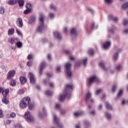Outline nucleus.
Segmentation results:
<instances>
[{
	"mask_svg": "<svg viewBox=\"0 0 128 128\" xmlns=\"http://www.w3.org/2000/svg\"><path fill=\"white\" fill-rule=\"evenodd\" d=\"M19 106L21 110H24V108H26V107L28 106V110H32V104L30 98L26 96L22 98L19 104Z\"/></svg>",
	"mask_w": 128,
	"mask_h": 128,
	"instance_id": "1",
	"label": "nucleus"
},
{
	"mask_svg": "<svg viewBox=\"0 0 128 128\" xmlns=\"http://www.w3.org/2000/svg\"><path fill=\"white\" fill-rule=\"evenodd\" d=\"M68 90H74V86L72 84H67L66 86V88L64 90V94H62L59 96V100L60 102H64L66 98H70V94L68 93Z\"/></svg>",
	"mask_w": 128,
	"mask_h": 128,
	"instance_id": "2",
	"label": "nucleus"
},
{
	"mask_svg": "<svg viewBox=\"0 0 128 128\" xmlns=\"http://www.w3.org/2000/svg\"><path fill=\"white\" fill-rule=\"evenodd\" d=\"M44 17H40V25L37 28V31L39 32H42V30L46 28V26H44Z\"/></svg>",
	"mask_w": 128,
	"mask_h": 128,
	"instance_id": "3",
	"label": "nucleus"
},
{
	"mask_svg": "<svg viewBox=\"0 0 128 128\" xmlns=\"http://www.w3.org/2000/svg\"><path fill=\"white\" fill-rule=\"evenodd\" d=\"M94 82H100V79H98V77H96V76L90 77L89 78L88 86H90L92 85V84H93Z\"/></svg>",
	"mask_w": 128,
	"mask_h": 128,
	"instance_id": "4",
	"label": "nucleus"
},
{
	"mask_svg": "<svg viewBox=\"0 0 128 128\" xmlns=\"http://www.w3.org/2000/svg\"><path fill=\"white\" fill-rule=\"evenodd\" d=\"M72 68V64L70 63H66V72L68 74V78H70L72 76V72L70 71V68Z\"/></svg>",
	"mask_w": 128,
	"mask_h": 128,
	"instance_id": "5",
	"label": "nucleus"
},
{
	"mask_svg": "<svg viewBox=\"0 0 128 128\" xmlns=\"http://www.w3.org/2000/svg\"><path fill=\"white\" fill-rule=\"evenodd\" d=\"M25 118L28 122H32V116L30 115V112L27 111L25 112L24 114Z\"/></svg>",
	"mask_w": 128,
	"mask_h": 128,
	"instance_id": "6",
	"label": "nucleus"
},
{
	"mask_svg": "<svg viewBox=\"0 0 128 128\" xmlns=\"http://www.w3.org/2000/svg\"><path fill=\"white\" fill-rule=\"evenodd\" d=\"M16 76V70H11L7 74V80H12Z\"/></svg>",
	"mask_w": 128,
	"mask_h": 128,
	"instance_id": "7",
	"label": "nucleus"
},
{
	"mask_svg": "<svg viewBox=\"0 0 128 128\" xmlns=\"http://www.w3.org/2000/svg\"><path fill=\"white\" fill-rule=\"evenodd\" d=\"M54 124H56V125H58V128H64V126L60 121H58V118H56V115H54Z\"/></svg>",
	"mask_w": 128,
	"mask_h": 128,
	"instance_id": "8",
	"label": "nucleus"
},
{
	"mask_svg": "<svg viewBox=\"0 0 128 128\" xmlns=\"http://www.w3.org/2000/svg\"><path fill=\"white\" fill-rule=\"evenodd\" d=\"M17 42H18V38L12 37L8 39V42L11 44H16Z\"/></svg>",
	"mask_w": 128,
	"mask_h": 128,
	"instance_id": "9",
	"label": "nucleus"
},
{
	"mask_svg": "<svg viewBox=\"0 0 128 128\" xmlns=\"http://www.w3.org/2000/svg\"><path fill=\"white\" fill-rule=\"evenodd\" d=\"M16 24L18 26V28H22V26H24V22H22V19L20 18H18V20L16 22Z\"/></svg>",
	"mask_w": 128,
	"mask_h": 128,
	"instance_id": "10",
	"label": "nucleus"
},
{
	"mask_svg": "<svg viewBox=\"0 0 128 128\" xmlns=\"http://www.w3.org/2000/svg\"><path fill=\"white\" fill-rule=\"evenodd\" d=\"M46 67V62H42L41 63L40 66V74H42V70L44 68Z\"/></svg>",
	"mask_w": 128,
	"mask_h": 128,
	"instance_id": "11",
	"label": "nucleus"
},
{
	"mask_svg": "<svg viewBox=\"0 0 128 128\" xmlns=\"http://www.w3.org/2000/svg\"><path fill=\"white\" fill-rule=\"evenodd\" d=\"M9 92H10V90L8 89H6L4 90H2V94L4 98H6Z\"/></svg>",
	"mask_w": 128,
	"mask_h": 128,
	"instance_id": "12",
	"label": "nucleus"
},
{
	"mask_svg": "<svg viewBox=\"0 0 128 128\" xmlns=\"http://www.w3.org/2000/svg\"><path fill=\"white\" fill-rule=\"evenodd\" d=\"M110 46V42H106L104 44H103V48L104 50H108Z\"/></svg>",
	"mask_w": 128,
	"mask_h": 128,
	"instance_id": "13",
	"label": "nucleus"
},
{
	"mask_svg": "<svg viewBox=\"0 0 128 128\" xmlns=\"http://www.w3.org/2000/svg\"><path fill=\"white\" fill-rule=\"evenodd\" d=\"M20 81L22 84H24L26 82V77L21 76L20 78Z\"/></svg>",
	"mask_w": 128,
	"mask_h": 128,
	"instance_id": "14",
	"label": "nucleus"
},
{
	"mask_svg": "<svg viewBox=\"0 0 128 128\" xmlns=\"http://www.w3.org/2000/svg\"><path fill=\"white\" fill-rule=\"evenodd\" d=\"M54 34L58 40H62V36L60 32H54Z\"/></svg>",
	"mask_w": 128,
	"mask_h": 128,
	"instance_id": "15",
	"label": "nucleus"
},
{
	"mask_svg": "<svg viewBox=\"0 0 128 128\" xmlns=\"http://www.w3.org/2000/svg\"><path fill=\"white\" fill-rule=\"evenodd\" d=\"M18 2V0H10L8 1V4L10 6H14V4H16Z\"/></svg>",
	"mask_w": 128,
	"mask_h": 128,
	"instance_id": "16",
	"label": "nucleus"
},
{
	"mask_svg": "<svg viewBox=\"0 0 128 128\" xmlns=\"http://www.w3.org/2000/svg\"><path fill=\"white\" fill-rule=\"evenodd\" d=\"M92 98V94L90 92H88L87 94H86V102H88L90 98Z\"/></svg>",
	"mask_w": 128,
	"mask_h": 128,
	"instance_id": "17",
	"label": "nucleus"
},
{
	"mask_svg": "<svg viewBox=\"0 0 128 128\" xmlns=\"http://www.w3.org/2000/svg\"><path fill=\"white\" fill-rule=\"evenodd\" d=\"M17 2H18L19 6L20 8H22L24 6V0H18Z\"/></svg>",
	"mask_w": 128,
	"mask_h": 128,
	"instance_id": "18",
	"label": "nucleus"
},
{
	"mask_svg": "<svg viewBox=\"0 0 128 128\" xmlns=\"http://www.w3.org/2000/svg\"><path fill=\"white\" fill-rule=\"evenodd\" d=\"M84 114V112H77L74 113V116H80Z\"/></svg>",
	"mask_w": 128,
	"mask_h": 128,
	"instance_id": "19",
	"label": "nucleus"
},
{
	"mask_svg": "<svg viewBox=\"0 0 128 128\" xmlns=\"http://www.w3.org/2000/svg\"><path fill=\"white\" fill-rule=\"evenodd\" d=\"M14 34V28H10L8 30V35L12 36Z\"/></svg>",
	"mask_w": 128,
	"mask_h": 128,
	"instance_id": "20",
	"label": "nucleus"
},
{
	"mask_svg": "<svg viewBox=\"0 0 128 128\" xmlns=\"http://www.w3.org/2000/svg\"><path fill=\"white\" fill-rule=\"evenodd\" d=\"M70 34L72 35L76 36L78 32H76V29L75 28H72L70 30Z\"/></svg>",
	"mask_w": 128,
	"mask_h": 128,
	"instance_id": "21",
	"label": "nucleus"
},
{
	"mask_svg": "<svg viewBox=\"0 0 128 128\" xmlns=\"http://www.w3.org/2000/svg\"><path fill=\"white\" fill-rule=\"evenodd\" d=\"M50 10H58V7L56 6V5L54 4H50Z\"/></svg>",
	"mask_w": 128,
	"mask_h": 128,
	"instance_id": "22",
	"label": "nucleus"
},
{
	"mask_svg": "<svg viewBox=\"0 0 128 128\" xmlns=\"http://www.w3.org/2000/svg\"><path fill=\"white\" fill-rule=\"evenodd\" d=\"M99 66H101L102 68L104 70H106V67L104 66V61L101 62L99 64Z\"/></svg>",
	"mask_w": 128,
	"mask_h": 128,
	"instance_id": "23",
	"label": "nucleus"
},
{
	"mask_svg": "<svg viewBox=\"0 0 128 128\" xmlns=\"http://www.w3.org/2000/svg\"><path fill=\"white\" fill-rule=\"evenodd\" d=\"M16 80L12 79L10 82V86H16Z\"/></svg>",
	"mask_w": 128,
	"mask_h": 128,
	"instance_id": "24",
	"label": "nucleus"
},
{
	"mask_svg": "<svg viewBox=\"0 0 128 128\" xmlns=\"http://www.w3.org/2000/svg\"><path fill=\"white\" fill-rule=\"evenodd\" d=\"M28 78L30 79V82H32V72H29L28 74Z\"/></svg>",
	"mask_w": 128,
	"mask_h": 128,
	"instance_id": "25",
	"label": "nucleus"
},
{
	"mask_svg": "<svg viewBox=\"0 0 128 128\" xmlns=\"http://www.w3.org/2000/svg\"><path fill=\"white\" fill-rule=\"evenodd\" d=\"M106 106L108 110H112V105L110 104L108 102H106Z\"/></svg>",
	"mask_w": 128,
	"mask_h": 128,
	"instance_id": "26",
	"label": "nucleus"
},
{
	"mask_svg": "<svg viewBox=\"0 0 128 128\" xmlns=\"http://www.w3.org/2000/svg\"><path fill=\"white\" fill-rule=\"evenodd\" d=\"M16 46L18 48H20L22 46V43L18 41L16 42Z\"/></svg>",
	"mask_w": 128,
	"mask_h": 128,
	"instance_id": "27",
	"label": "nucleus"
},
{
	"mask_svg": "<svg viewBox=\"0 0 128 128\" xmlns=\"http://www.w3.org/2000/svg\"><path fill=\"white\" fill-rule=\"evenodd\" d=\"M2 102H3V104H8L9 102L8 100V99H6V97H4L2 99Z\"/></svg>",
	"mask_w": 128,
	"mask_h": 128,
	"instance_id": "28",
	"label": "nucleus"
},
{
	"mask_svg": "<svg viewBox=\"0 0 128 128\" xmlns=\"http://www.w3.org/2000/svg\"><path fill=\"white\" fill-rule=\"evenodd\" d=\"M108 19L112 20H113L114 22H116L118 20V18H116V17L110 16L108 18Z\"/></svg>",
	"mask_w": 128,
	"mask_h": 128,
	"instance_id": "29",
	"label": "nucleus"
},
{
	"mask_svg": "<svg viewBox=\"0 0 128 128\" xmlns=\"http://www.w3.org/2000/svg\"><path fill=\"white\" fill-rule=\"evenodd\" d=\"M26 8L27 10H32V4H28V3H27L26 4Z\"/></svg>",
	"mask_w": 128,
	"mask_h": 128,
	"instance_id": "30",
	"label": "nucleus"
},
{
	"mask_svg": "<svg viewBox=\"0 0 128 128\" xmlns=\"http://www.w3.org/2000/svg\"><path fill=\"white\" fill-rule=\"evenodd\" d=\"M122 8H124V10H126V8H128V2H126L122 4Z\"/></svg>",
	"mask_w": 128,
	"mask_h": 128,
	"instance_id": "31",
	"label": "nucleus"
},
{
	"mask_svg": "<svg viewBox=\"0 0 128 128\" xmlns=\"http://www.w3.org/2000/svg\"><path fill=\"white\" fill-rule=\"evenodd\" d=\"M88 52L90 56H94V50L92 49H89Z\"/></svg>",
	"mask_w": 128,
	"mask_h": 128,
	"instance_id": "32",
	"label": "nucleus"
},
{
	"mask_svg": "<svg viewBox=\"0 0 128 128\" xmlns=\"http://www.w3.org/2000/svg\"><path fill=\"white\" fill-rule=\"evenodd\" d=\"M118 52H116V54H114V56H113V58H114V60H116L118 56Z\"/></svg>",
	"mask_w": 128,
	"mask_h": 128,
	"instance_id": "33",
	"label": "nucleus"
},
{
	"mask_svg": "<svg viewBox=\"0 0 128 128\" xmlns=\"http://www.w3.org/2000/svg\"><path fill=\"white\" fill-rule=\"evenodd\" d=\"M102 89H99V90H98L96 92V94H97V95H98L100 94H102Z\"/></svg>",
	"mask_w": 128,
	"mask_h": 128,
	"instance_id": "34",
	"label": "nucleus"
},
{
	"mask_svg": "<svg viewBox=\"0 0 128 128\" xmlns=\"http://www.w3.org/2000/svg\"><path fill=\"white\" fill-rule=\"evenodd\" d=\"M0 14H4V7H1L0 8Z\"/></svg>",
	"mask_w": 128,
	"mask_h": 128,
	"instance_id": "35",
	"label": "nucleus"
},
{
	"mask_svg": "<svg viewBox=\"0 0 128 128\" xmlns=\"http://www.w3.org/2000/svg\"><path fill=\"white\" fill-rule=\"evenodd\" d=\"M106 116L108 120H110V118H112V116H110V114L108 112L106 113Z\"/></svg>",
	"mask_w": 128,
	"mask_h": 128,
	"instance_id": "36",
	"label": "nucleus"
},
{
	"mask_svg": "<svg viewBox=\"0 0 128 128\" xmlns=\"http://www.w3.org/2000/svg\"><path fill=\"white\" fill-rule=\"evenodd\" d=\"M32 12V10H28V9H26L25 10L24 12V14H28V13Z\"/></svg>",
	"mask_w": 128,
	"mask_h": 128,
	"instance_id": "37",
	"label": "nucleus"
},
{
	"mask_svg": "<svg viewBox=\"0 0 128 128\" xmlns=\"http://www.w3.org/2000/svg\"><path fill=\"white\" fill-rule=\"evenodd\" d=\"M116 70H122V65L118 64L116 68Z\"/></svg>",
	"mask_w": 128,
	"mask_h": 128,
	"instance_id": "38",
	"label": "nucleus"
},
{
	"mask_svg": "<svg viewBox=\"0 0 128 128\" xmlns=\"http://www.w3.org/2000/svg\"><path fill=\"white\" fill-rule=\"evenodd\" d=\"M116 28H111L109 30L110 32H112V34H114V32H116Z\"/></svg>",
	"mask_w": 128,
	"mask_h": 128,
	"instance_id": "39",
	"label": "nucleus"
},
{
	"mask_svg": "<svg viewBox=\"0 0 128 128\" xmlns=\"http://www.w3.org/2000/svg\"><path fill=\"white\" fill-rule=\"evenodd\" d=\"M24 90H22V89L20 90H18V94H24Z\"/></svg>",
	"mask_w": 128,
	"mask_h": 128,
	"instance_id": "40",
	"label": "nucleus"
},
{
	"mask_svg": "<svg viewBox=\"0 0 128 128\" xmlns=\"http://www.w3.org/2000/svg\"><path fill=\"white\" fill-rule=\"evenodd\" d=\"M105 0V2L106 4H110L112 2V0Z\"/></svg>",
	"mask_w": 128,
	"mask_h": 128,
	"instance_id": "41",
	"label": "nucleus"
},
{
	"mask_svg": "<svg viewBox=\"0 0 128 128\" xmlns=\"http://www.w3.org/2000/svg\"><path fill=\"white\" fill-rule=\"evenodd\" d=\"M46 94L49 96H50L52 94V93L50 91L48 90L46 92Z\"/></svg>",
	"mask_w": 128,
	"mask_h": 128,
	"instance_id": "42",
	"label": "nucleus"
},
{
	"mask_svg": "<svg viewBox=\"0 0 128 128\" xmlns=\"http://www.w3.org/2000/svg\"><path fill=\"white\" fill-rule=\"evenodd\" d=\"M128 24V20H124V22H123V24L124 26H126V24Z\"/></svg>",
	"mask_w": 128,
	"mask_h": 128,
	"instance_id": "43",
	"label": "nucleus"
},
{
	"mask_svg": "<svg viewBox=\"0 0 128 128\" xmlns=\"http://www.w3.org/2000/svg\"><path fill=\"white\" fill-rule=\"evenodd\" d=\"M122 96V90H120L118 93V96L120 97Z\"/></svg>",
	"mask_w": 128,
	"mask_h": 128,
	"instance_id": "44",
	"label": "nucleus"
},
{
	"mask_svg": "<svg viewBox=\"0 0 128 128\" xmlns=\"http://www.w3.org/2000/svg\"><path fill=\"white\" fill-rule=\"evenodd\" d=\"M4 116V114H2V110L0 108V118H2Z\"/></svg>",
	"mask_w": 128,
	"mask_h": 128,
	"instance_id": "45",
	"label": "nucleus"
},
{
	"mask_svg": "<svg viewBox=\"0 0 128 128\" xmlns=\"http://www.w3.org/2000/svg\"><path fill=\"white\" fill-rule=\"evenodd\" d=\"M28 24H32V17H30L28 19Z\"/></svg>",
	"mask_w": 128,
	"mask_h": 128,
	"instance_id": "46",
	"label": "nucleus"
},
{
	"mask_svg": "<svg viewBox=\"0 0 128 128\" xmlns=\"http://www.w3.org/2000/svg\"><path fill=\"white\" fill-rule=\"evenodd\" d=\"M116 86L114 85L112 87V92H116Z\"/></svg>",
	"mask_w": 128,
	"mask_h": 128,
	"instance_id": "47",
	"label": "nucleus"
},
{
	"mask_svg": "<svg viewBox=\"0 0 128 128\" xmlns=\"http://www.w3.org/2000/svg\"><path fill=\"white\" fill-rule=\"evenodd\" d=\"M15 128H22V126L20 124H16L15 125Z\"/></svg>",
	"mask_w": 128,
	"mask_h": 128,
	"instance_id": "48",
	"label": "nucleus"
},
{
	"mask_svg": "<svg viewBox=\"0 0 128 128\" xmlns=\"http://www.w3.org/2000/svg\"><path fill=\"white\" fill-rule=\"evenodd\" d=\"M36 77L33 75L32 76V84H36Z\"/></svg>",
	"mask_w": 128,
	"mask_h": 128,
	"instance_id": "49",
	"label": "nucleus"
},
{
	"mask_svg": "<svg viewBox=\"0 0 128 128\" xmlns=\"http://www.w3.org/2000/svg\"><path fill=\"white\" fill-rule=\"evenodd\" d=\"M16 113L14 112H12L10 115V118H16Z\"/></svg>",
	"mask_w": 128,
	"mask_h": 128,
	"instance_id": "50",
	"label": "nucleus"
},
{
	"mask_svg": "<svg viewBox=\"0 0 128 128\" xmlns=\"http://www.w3.org/2000/svg\"><path fill=\"white\" fill-rule=\"evenodd\" d=\"M28 66H32V62H27V64H26Z\"/></svg>",
	"mask_w": 128,
	"mask_h": 128,
	"instance_id": "51",
	"label": "nucleus"
},
{
	"mask_svg": "<svg viewBox=\"0 0 128 128\" xmlns=\"http://www.w3.org/2000/svg\"><path fill=\"white\" fill-rule=\"evenodd\" d=\"M56 16V14L52 12H50L49 13V16Z\"/></svg>",
	"mask_w": 128,
	"mask_h": 128,
	"instance_id": "52",
	"label": "nucleus"
},
{
	"mask_svg": "<svg viewBox=\"0 0 128 128\" xmlns=\"http://www.w3.org/2000/svg\"><path fill=\"white\" fill-rule=\"evenodd\" d=\"M84 124L86 126H90V123H88V121H84Z\"/></svg>",
	"mask_w": 128,
	"mask_h": 128,
	"instance_id": "53",
	"label": "nucleus"
},
{
	"mask_svg": "<svg viewBox=\"0 0 128 128\" xmlns=\"http://www.w3.org/2000/svg\"><path fill=\"white\" fill-rule=\"evenodd\" d=\"M16 32L18 34V36H22V32H20V31L18 30V28L16 29Z\"/></svg>",
	"mask_w": 128,
	"mask_h": 128,
	"instance_id": "54",
	"label": "nucleus"
},
{
	"mask_svg": "<svg viewBox=\"0 0 128 128\" xmlns=\"http://www.w3.org/2000/svg\"><path fill=\"white\" fill-rule=\"evenodd\" d=\"M86 62H88V58H86L85 59H84L83 60V62H84V66H86Z\"/></svg>",
	"mask_w": 128,
	"mask_h": 128,
	"instance_id": "55",
	"label": "nucleus"
},
{
	"mask_svg": "<svg viewBox=\"0 0 128 128\" xmlns=\"http://www.w3.org/2000/svg\"><path fill=\"white\" fill-rule=\"evenodd\" d=\"M56 108H57L58 110L59 108H60V105L59 104H56Z\"/></svg>",
	"mask_w": 128,
	"mask_h": 128,
	"instance_id": "56",
	"label": "nucleus"
},
{
	"mask_svg": "<svg viewBox=\"0 0 128 128\" xmlns=\"http://www.w3.org/2000/svg\"><path fill=\"white\" fill-rule=\"evenodd\" d=\"M56 70L58 72H60V67H57Z\"/></svg>",
	"mask_w": 128,
	"mask_h": 128,
	"instance_id": "57",
	"label": "nucleus"
},
{
	"mask_svg": "<svg viewBox=\"0 0 128 128\" xmlns=\"http://www.w3.org/2000/svg\"><path fill=\"white\" fill-rule=\"evenodd\" d=\"M6 123L7 124H12V121H10V120H7Z\"/></svg>",
	"mask_w": 128,
	"mask_h": 128,
	"instance_id": "58",
	"label": "nucleus"
},
{
	"mask_svg": "<svg viewBox=\"0 0 128 128\" xmlns=\"http://www.w3.org/2000/svg\"><path fill=\"white\" fill-rule=\"evenodd\" d=\"M64 52L66 54H70V52L68 50H65Z\"/></svg>",
	"mask_w": 128,
	"mask_h": 128,
	"instance_id": "59",
	"label": "nucleus"
},
{
	"mask_svg": "<svg viewBox=\"0 0 128 128\" xmlns=\"http://www.w3.org/2000/svg\"><path fill=\"white\" fill-rule=\"evenodd\" d=\"M32 58V55L29 54L28 55L27 58L28 60H30Z\"/></svg>",
	"mask_w": 128,
	"mask_h": 128,
	"instance_id": "60",
	"label": "nucleus"
},
{
	"mask_svg": "<svg viewBox=\"0 0 128 128\" xmlns=\"http://www.w3.org/2000/svg\"><path fill=\"white\" fill-rule=\"evenodd\" d=\"M48 60H50L52 58V56L50 54H48Z\"/></svg>",
	"mask_w": 128,
	"mask_h": 128,
	"instance_id": "61",
	"label": "nucleus"
},
{
	"mask_svg": "<svg viewBox=\"0 0 128 128\" xmlns=\"http://www.w3.org/2000/svg\"><path fill=\"white\" fill-rule=\"evenodd\" d=\"M69 58H70V60H74V58L72 56H70Z\"/></svg>",
	"mask_w": 128,
	"mask_h": 128,
	"instance_id": "62",
	"label": "nucleus"
},
{
	"mask_svg": "<svg viewBox=\"0 0 128 128\" xmlns=\"http://www.w3.org/2000/svg\"><path fill=\"white\" fill-rule=\"evenodd\" d=\"M90 114H93V115H94V114H96V112H94V110H92V112H90Z\"/></svg>",
	"mask_w": 128,
	"mask_h": 128,
	"instance_id": "63",
	"label": "nucleus"
},
{
	"mask_svg": "<svg viewBox=\"0 0 128 128\" xmlns=\"http://www.w3.org/2000/svg\"><path fill=\"white\" fill-rule=\"evenodd\" d=\"M50 88H54V83L50 82Z\"/></svg>",
	"mask_w": 128,
	"mask_h": 128,
	"instance_id": "64",
	"label": "nucleus"
}]
</instances>
